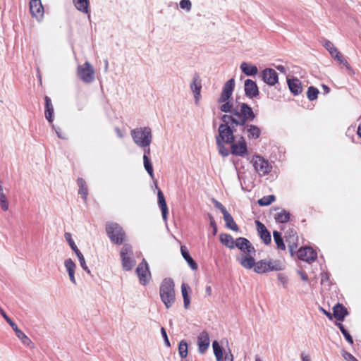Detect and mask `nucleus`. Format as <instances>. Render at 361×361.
Instances as JSON below:
<instances>
[{
	"label": "nucleus",
	"instance_id": "f257e3e1",
	"mask_svg": "<svg viewBox=\"0 0 361 361\" xmlns=\"http://www.w3.org/2000/svg\"><path fill=\"white\" fill-rule=\"evenodd\" d=\"M219 109L226 113L221 117V121H229L231 126H242L256 118L252 109L246 103L240 102L234 106L233 102H227Z\"/></svg>",
	"mask_w": 361,
	"mask_h": 361
},
{
	"label": "nucleus",
	"instance_id": "f03ea898",
	"mask_svg": "<svg viewBox=\"0 0 361 361\" xmlns=\"http://www.w3.org/2000/svg\"><path fill=\"white\" fill-rule=\"evenodd\" d=\"M159 295L161 301L167 309L171 307L176 300L174 283L170 278L164 279L159 288Z\"/></svg>",
	"mask_w": 361,
	"mask_h": 361
},
{
	"label": "nucleus",
	"instance_id": "7ed1b4c3",
	"mask_svg": "<svg viewBox=\"0 0 361 361\" xmlns=\"http://www.w3.org/2000/svg\"><path fill=\"white\" fill-rule=\"evenodd\" d=\"M130 135L133 142L138 147H149L152 140V130L149 127H140L133 129Z\"/></svg>",
	"mask_w": 361,
	"mask_h": 361
},
{
	"label": "nucleus",
	"instance_id": "20e7f679",
	"mask_svg": "<svg viewBox=\"0 0 361 361\" xmlns=\"http://www.w3.org/2000/svg\"><path fill=\"white\" fill-rule=\"evenodd\" d=\"M229 121H222L218 128V135H216V142H224L226 144L233 142L235 140L234 130L229 125Z\"/></svg>",
	"mask_w": 361,
	"mask_h": 361
},
{
	"label": "nucleus",
	"instance_id": "39448f33",
	"mask_svg": "<svg viewBox=\"0 0 361 361\" xmlns=\"http://www.w3.org/2000/svg\"><path fill=\"white\" fill-rule=\"evenodd\" d=\"M120 256L123 269L130 271L136 264L132 246L127 243L124 244L121 250Z\"/></svg>",
	"mask_w": 361,
	"mask_h": 361
},
{
	"label": "nucleus",
	"instance_id": "423d86ee",
	"mask_svg": "<svg viewBox=\"0 0 361 361\" xmlns=\"http://www.w3.org/2000/svg\"><path fill=\"white\" fill-rule=\"evenodd\" d=\"M106 233L112 243L121 245L125 238V232L117 223H109L106 226Z\"/></svg>",
	"mask_w": 361,
	"mask_h": 361
},
{
	"label": "nucleus",
	"instance_id": "0eeeda50",
	"mask_svg": "<svg viewBox=\"0 0 361 361\" xmlns=\"http://www.w3.org/2000/svg\"><path fill=\"white\" fill-rule=\"evenodd\" d=\"M77 75L85 83H90L94 80V70L87 61L78 66Z\"/></svg>",
	"mask_w": 361,
	"mask_h": 361
},
{
	"label": "nucleus",
	"instance_id": "6e6552de",
	"mask_svg": "<svg viewBox=\"0 0 361 361\" xmlns=\"http://www.w3.org/2000/svg\"><path fill=\"white\" fill-rule=\"evenodd\" d=\"M322 44L334 59H335L340 63H343L349 71H352V68L350 64L343 59L341 53L337 49V48L331 41L328 39H324Z\"/></svg>",
	"mask_w": 361,
	"mask_h": 361
},
{
	"label": "nucleus",
	"instance_id": "1a4fd4ad",
	"mask_svg": "<svg viewBox=\"0 0 361 361\" xmlns=\"http://www.w3.org/2000/svg\"><path fill=\"white\" fill-rule=\"evenodd\" d=\"M64 238L68 242V245L73 250V251L75 253L76 256L78 257V259L79 260L80 264L82 267V268L88 274L90 273V270L89 269L88 267L86 264L85 257L82 252L80 251V250L76 246L74 240L72 238V235L70 233H65Z\"/></svg>",
	"mask_w": 361,
	"mask_h": 361
},
{
	"label": "nucleus",
	"instance_id": "9d476101",
	"mask_svg": "<svg viewBox=\"0 0 361 361\" xmlns=\"http://www.w3.org/2000/svg\"><path fill=\"white\" fill-rule=\"evenodd\" d=\"M136 273L139 278L140 283L143 286H146L149 281L151 274L148 264L145 259L138 264L136 269Z\"/></svg>",
	"mask_w": 361,
	"mask_h": 361
},
{
	"label": "nucleus",
	"instance_id": "9b49d317",
	"mask_svg": "<svg viewBox=\"0 0 361 361\" xmlns=\"http://www.w3.org/2000/svg\"><path fill=\"white\" fill-rule=\"evenodd\" d=\"M231 145V153L233 155L245 157L247 154V146L243 137H240L237 141L229 144Z\"/></svg>",
	"mask_w": 361,
	"mask_h": 361
},
{
	"label": "nucleus",
	"instance_id": "f8f14e48",
	"mask_svg": "<svg viewBox=\"0 0 361 361\" xmlns=\"http://www.w3.org/2000/svg\"><path fill=\"white\" fill-rule=\"evenodd\" d=\"M253 166L257 172L260 175H267L271 172L272 166L269 161L260 156L253 157Z\"/></svg>",
	"mask_w": 361,
	"mask_h": 361
},
{
	"label": "nucleus",
	"instance_id": "ddd939ff",
	"mask_svg": "<svg viewBox=\"0 0 361 361\" xmlns=\"http://www.w3.org/2000/svg\"><path fill=\"white\" fill-rule=\"evenodd\" d=\"M256 252L240 253L236 256V261L246 269L254 268L255 264V256Z\"/></svg>",
	"mask_w": 361,
	"mask_h": 361
},
{
	"label": "nucleus",
	"instance_id": "4468645a",
	"mask_svg": "<svg viewBox=\"0 0 361 361\" xmlns=\"http://www.w3.org/2000/svg\"><path fill=\"white\" fill-rule=\"evenodd\" d=\"M235 87V80L233 78L228 80L223 86V90L220 97L218 99L219 103H226L230 102L229 99L232 96Z\"/></svg>",
	"mask_w": 361,
	"mask_h": 361
},
{
	"label": "nucleus",
	"instance_id": "2eb2a0df",
	"mask_svg": "<svg viewBox=\"0 0 361 361\" xmlns=\"http://www.w3.org/2000/svg\"><path fill=\"white\" fill-rule=\"evenodd\" d=\"M212 347L216 361H233V355L230 349H228V352L225 353L224 357L223 350L218 341H214L212 343Z\"/></svg>",
	"mask_w": 361,
	"mask_h": 361
},
{
	"label": "nucleus",
	"instance_id": "dca6fc26",
	"mask_svg": "<svg viewBox=\"0 0 361 361\" xmlns=\"http://www.w3.org/2000/svg\"><path fill=\"white\" fill-rule=\"evenodd\" d=\"M262 80L270 86H274L279 81L278 73L274 69L267 68L261 73Z\"/></svg>",
	"mask_w": 361,
	"mask_h": 361
},
{
	"label": "nucleus",
	"instance_id": "f3484780",
	"mask_svg": "<svg viewBox=\"0 0 361 361\" xmlns=\"http://www.w3.org/2000/svg\"><path fill=\"white\" fill-rule=\"evenodd\" d=\"M298 257L302 261L312 263L316 260L317 254L312 248L310 247H305L298 250Z\"/></svg>",
	"mask_w": 361,
	"mask_h": 361
},
{
	"label": "nucleus",
	"instance_id": "a211bd4d",
	"mask_svg": "<svg viewBox=\"0 0 361 361\" xmlns=\"http://www.w3.org/2000/svg\"><path fill=\"white\" fill-rule=\"evenodd\" d=\"M3 317L16 332L17 337L22 341V343L24 345L29 346L32 343L30 339L21 330L18 329L17 324L13 322L7 314L4 315Z\"/></svg>",
	"mask_w": 361,
	"mask_h": 361
},
{
	"label": "nucleus",
	"instance_id": "6ab92c4d",
	"mask_svg": "<svg viewBox=\"0 0 361 361\" xmlns=\"http://www.w3.org/2000/svg\"><path fill=\"white\" fill-rule=\"evenodd\" d=\"M286 241L288 243V247L291 255H293L296 252L298 243V236L296 231L291 229L286 233Z\"/></svg>",
	"mask_w": 361,
	"mask_h": 361
},
{
	"label": "nucleus",
	"instance_id": "aec40b11",
	"mask_svg": "<svg viewBox=\"0 0 361 361\" xmlns=\"http://www.w3.org/2000/svg\"><path fill=\"white\" fill-rule=\"evenodd\" d=\"M245 94L250 99H253L259 96V89L257 83L251 79H247L244 83Z\"/></svg>",
	"mask_w": 361,
	"mask_h": 361
},
{
	"label": "nucleus",
	"instance_id": "412c9836",
	"mask_svg": "<svg viewBox=\"0 0 361 361\" xmlns=\"http://www.w3.org/2000/svg\"><path fill=\"white\" fill-rule=\"evenodd\" d=\"M210 345L209 334L206 331H202L197 336L198 351L200 354H204Z\"/></svg>",
	"mask_w": 361,
	"mask_h": 361
},
{
	"label": "nucleus",
	"instance_id": "4be33fe9",
	"mask_svg": "<svg viewBox=\"0 0 361 361\" xmlns=\"http://www.w3.org/2000/svg\"><path fill=\"white\" fill-rule=\"evenodd\" d=\"M235 246L240 251V253L256 252V250L252 243L245 238L239 237L235 242Z\"/></svg>",
	"mask_w": 361,
	"mask_h": 361
},
{
	"label": "nucleus",
	"instance_id": "5701e85b",
	"mask_svg": "<svg viewBox=\"0 0 361 361\" xmlns=\"http://www.w3.org/2000/svg\"><path fill=\"white\" fill-rule=\"evenodd\" d=\"M242 131L247 133V136L250 140H256L260 137V128L253 124H248L247 123L242 126Z\"/></svg>",
	"mask_w": 361,
	"mask_h": 361
},
{
	"label": "nucleus",
	"instance_id": "b1692460",
	"mask_svg": "<svg viewBox=\"0 0 361 361\" xmlns=\"http://www.w3.org/2000/svg\"><path fill=\"white\" fill-rule=\"evenodd\" d=\"M190 87L197 102L200 98L202 90V80L198 73H195L193 75Z\"/></svg>",
	"mask_w": 361,
	"mask_h": 361
},
{
	"label": "nucleus",
	"instance_id": "393cba45",
	"mask_svg": "<svg viewBox=\"0 0 361 361\" xmlns=\"http://www.w3.org/2000/svg\"><path fill=\"white\" fill-rule=\"evenodd\" d=\"M30 11L32 16L37 19L42 18L44 15V8L40 0H31Z\"/></svg>",
	"mask_w": 361,
	"mask_h": 361
},
{
	"label": "nucleus",
	"instance_id": "a878e982",
	"mask_svg": "<svg viewBox=\"0 0 361 361\" xmlns=\"http://www.w3.org/2000/svg\"><path fill=\"white\" fill-rule=\"evenodd\" d=\"M257 231L260 235V238L264 244L268 245L271 241V234L266 226L259 221H255Z\"/></svg>",
	"mask_w": 361,
	"mask_h": 361
},
{
	"label": "nucleus",
	"instance_id": "bb28decb",
	"mask_svg": "<svg viewBox=\"0 0 361 361\" xmlns=\"http://www.w3.org/2000/svg\"><path fill=\"white\" fill-rule=\"evenodd\" d=\"M287 84L290 91L294 95H298L302 92V82L299 79L295 78L288 79Z\"/></svg>",
	"mask_w": 361,
	"mask_h": 361
},
{
	"label": "nucleus",
	"instance_id": "cd10ccee",
	"mask_svg": "<svg viewBox=\"0 0 361 361\" xmlns=\"http://www.w3.org/2000/svg\"><path fill=\"white\" fill-rule=\"evenodd\" d=\"M334 317L338 321H343L348 314L347 309L340 303H337L333 308Z\"/></svg>",
	"mask_w": 361,
	"mask_h": 361
},
{
	"label": "nucleus",
	"instance_id": "c85d7f7f",
	"mask_svg": "<svg viewBox=\"0 0 361 361\" xmlns=\"http://www.w3.org/2000/svg\"><path fill=\"white\" fill-rule=\"evenodd\" d=\"M157 197H158V204L161 210V214H162L163 219L166 222L167 214H168V207L166 205V202L165 200L164 193L159 189L158 190Z\"/></svg>",
	"mask_w": 361,
	"mask_h": 361
},
{
	"label": "nucleus",
	"instance_id": "c756f323",
	"mask_svg": "<svg viewBox=\"0 0 361 361\" xmlns=\"http://www.w3.org/2000/svg\"><path fill=\"white\" fill-rule=\"evenodd\" d=\"M64 266L66 269L68 274L70 281L73 283L76 284V280L75 278V271L76 268V264L71 259H66L64 262Z\"/></svg>",
	"mask_w": 361,
	"mask_h": 361
},
{
	"label": "nucleus",
	"instance_id": "7c9ffc66",
	"mask_svg": "<svg viewBox=\"0 0 361 361\" xmlns=\"http://www.w3.org/2000/svg\"><path fill=\"white\" fill-rule=\"evenodd\" d=\"M240 68L242 72L247 76H255L258 73L256 66L246 62H243Z\"/></svg>",
	"mask_w": 361,
	"mask_h": 361
},
{
	"label": "nucleus",
	"instance_id": "2f4dec72",
	"mask_svg": "<svg viewBox=\"0 0 361 361\" xmlns=\"http://www.w3.org/2000/svg\"><path fill=\"white\" fill-rule=\"evenodd\" d=\"M45 118L50 123H53L54 107L51 99L48 96H45Z\"/></svg>",
	"mask_w": 361,
	"mask_h": 361
},
{
	"label": "nucleus",
	"instance_id": "473e14b6",
	"mask_svg": "<svg viewBox=\"0 0 361 361\" xmlns=\"http://www.w3.org/2000/svg\"><path fill=\"white\" fill-rule=\"evenodd\" d=\"M180 252L184 259L188 262V265L192 270H196L197 269V264L195 262V260L191 257L189 254L188 250H187L185 246L182 245L180 247Z\"/></svg>",
	"mask_w": 361,
	"mask_h": 361
},
{
	"label": "nucleus",
	"instance_id": "72a5a7b5",
	"mask_svg": "<svg viewBox=\"0 0 361 361\" xmlns=\"http://www.w3.org/2000/svg\"><path fill=\"white\" fill-rule=\"evenodd\" d=\"M219 240L222 244L227 247L232 249L235 247V242L233 237L227 233H221L219 236Z\"/></svg>",
	"mask_w": 361,
	"mask_h": 361
},
{
	"label": "nucleus",
	"instance_id": "f704fd0d",
	"mask_svg": "<svg viewBox=\"0 0 361 361\" xmlns=\"http://www.w3.org/2000/svg\"><path fill=\"white\" fill-rule=\"evenodd\" d=\"M268 263L267 259H261L255 262L253 270L257 274H264L268 272Z\"/></svg>",
	"mask_w": 361,
	"mask_h": 361
},
{
	"label": "nucleus",
	"instance_id": "c9c22d12",
	"mask_svg": "<svg viewBox=\"0 0 361 361\" xmlns=\"http://www.w3.org/2000/svg\"><path fill=\"white\" fill-rule=\"evenodd\" d=\"M290 214L286 209H282L274 215V219L277 223H286L289 221Z\"/></svg>",
	"mask_w": 361,
	"mask_h": 361
},
{
	"label": "nucleus",
	"instance_id": "e433bc0d",
	"mask_svg": "<svg viewBox=\"0 0 361 361\" xmlns=\"http://www.w3.org/2000/svg\"><path fill=\"white\" fill-rule=\"evenodd\" d=\"M73 4L75 6V8L84 13H89V1L88 0H73Z\"/></svg>",
	"mask_w": 361,
	"mask_h": 361
},
{
	"label": "nucleus",
	"instance_id": "4c0bfd02",
	"mask_svg": "<svg viewBox=\"0 0 361 361\" xmlns=\"http://www.w3.org/2000/svg\"><path fill=\"white\" fill-rule=\"evenodd\" d=\"M190 290V286L183 283L181 285V293L183 298L184 307L188 309L190 302V299L188 294V290Z\"/></svg>",
	"mask_w": 361,
	"mask_h": 361
},
{
	"label": "nucleus",
	"instance_id": "58836bf2",
	"mask_svg": "<svg viewBox=\"0 0 361 361\" xmlns=\"http://www.w3.org/2000/svg\"><path fill=\"white\" fill-rule=\"evenodd\" d=\"M78 185L79 186L78 193L82 195L84 201H86L88 195V190L85 180L82 178H78Z\"/></svg>",
	"mask_w": 361,
	"mask_h": 361
},
{
	"label": "nucleus",
	"instance_id": "ea45409f",
	"mask_svg": "<svg viewBox=\"0 0 361 361\" xmlns=\"http://www.w3.org/2000/svg\"><path fill=\"white\" fill-rule=\"evenodd\" d=\"M267 263H268V272L284 269V265L279 260H267Z\"/></svg>",
	"mask_w": 361,
	"mask_h": 361
},
{
	"label": "nucleus",
	"instance_id": "a19ab883",
	"mask_svg": "<svg viewBox=\"0 0 361 361\" xmlns=\"http://www.w3.org/2000/svg\"><path fill=\"white\" fill-rule=\"evenodd\" d=\"M223 216L227 228L234 231H238V226L234 221L233 216L228 212L224 214Z\"/></svg>",
	"mask_w": 361,
	"mask_h": 361
},
{
	"label": "nucleus",
	"instance_id": "79ce46f5",
	"mask_svg": "<svg viewBox=\"0 0 361 361\" xmlns=\"http://www.w3.org/2000/svg\"><path fill=\"white\" fill-rule=\"evenodd\" d=\"M273 237L274 242L276 244L277 248L281 250H286V245L283 242V239L281 236V234L279 231H274Z\"/></svg>",
	"mask_w": 361,
	"mask_h": 361
},
{
	"label": "nucleus",
	"instance_id": "37998d69",
	"mask_svg": "<svg viewBox=\"0 0 361 361\" xmlns=\"http://www.w3.org/2000/svg\"><path fill=\"white\" fill-rule=\"evenodd\" d=\"M178 353L181 358H185L188 355V343L185 340L180 341L178 344Z\"/></svg>",
	"mask_w": 361,
	"mask_h": 361
},
{
	"label": "nucleus",
	"instance_id": "c03bdc74",
	"mask_svg": "<svg viewBox=\"0 0 361 361\" xmlns=\"http://www.w3.org/2000/svg\"><path fill=\"white\" fill-rule=\"evenodd\" d=\"M143 162H144L145 169L148 173L149 176L153 178H154V170H153L152 164L151 162L149 157H145L143 159Z\"/></svg>",
	"mask_w": 361,
	"mask_h": 361
},
{
	"label": "nucleus",
	"instance_id": "a18cd8bd",
	"mask_svg": "<svg viewBox=\"0 0 361 361\" xmlns=\"http://www.w3.org/2000/svg\"><path fill=\"white\" fill-rule=\"evenodd\" d=\"M275 199L276 197L273 195L264 196L262 198L258 200V204L260 206H268L271 204L275 200Z\"/></svg>",
	"mask_w": 361,
	"mask_h": 361
},
{
	"label": "nucleus",
	"instance_id": "49530a36",
	"mask_svg": "<svg viewBox=\"0 0 361 361\" xmlns=\"http://www.w3.org/2000/svg\"><path fill=\"white\" fill-rule=\"evenodd\" d=\"M216 147L219 151V153L223 156V157H227L229 154V150L228 148L225 147V144H226L224 142H216Z\"/></svg>",
	"mask_w": 361,
	"mask_h": 361
},
{
	"label": "nucleus",
	"instance_id": "de8ad7c7",
	"mask_svg": "<svg viewBox=\"0 0 361 361\" xmlns=\"http://www.w3.org/2000/svg\"><path fill=\"white\" fill-rule=\"evenodd\" d=\"M319 90L317 88L310 86L308 87L307 95L310 101H314L317 98Z\"/></svg>",
	"mask_w": 361,
	"mask_h": 361
},
{
	"label": "nucleus",
	"instance_id": "09e8293b",
	"mask_svg": "<svg viewBox=\"0 0 361 361\" xmlns=\"http://www.w3.org/2000/svg\"><path fill=\"white\" fill-rule=\"evenodd\" d=\"M338 326L341 331L342 334L345 337V340L350 344L353 343V340L350 334L348 333V331L344 328L343 325L341 323H338Z\"/></svg>",
	"mask_w": 361,
	"mask_h": 361
},
{
	"label": "nucleus",
	"instance_id": "8fccbe9b",
	"mask_svg": "<svg viewBox=\"0 0 361 361\" xmlns=\"http://www.w3.org/2000/svg\"><path fill=\"white\" fill-rule=\"evenodd\" d=\"M179 5L182 9H184L188 12L192 8V3L190 0H181Z\"/></svg>",
	"mask_w": 361,
	"mask_h": 361
},
{
	"label": "nucleus",
	"instance_id": "3c124183",
	"mask_svg": "<svg viewBox=\"0 0 361 361\" xmlns=\"http://www.w3.org/2000/svg\"><path fill=\"white\" fill-rule=\"evenodd\" d=\"M342 356L346 361H358L355 356L344 350H342Z\"/></svg>",
	"mask_w": 361,
	"mask_h": 361
},
{
	"label": "nucleus",
	"instance_id": "603ef678",
	"mask_svg": "<svg viewBox=\"0 0 361 361\" xmlns=\"http://www.w3.org/2000/svg\"><path fill=\"white\" fill-rule=\"evenodd\" d=\"M212 202L214 203L215 207L219 209L221 211V212L222 213L223 215H224V214L228 212L226 209L225 208V207L221 202L217 201L216 200L213 199Z\"/></svg>",
	"mask_w": 361,
	"mask_h": 361
},
{
	"label": "nucleus",
	"instance_id": "864d4df0",
	"mask_svg": "<svg viewBox=\"0 0 361 361\" xmlns=\"http://www.w3.org/2000/svg\"><path fill=\"white\" fill-rule=\"evenodd\" d=\"M161 336H162V337L164 338L165 345L167 347H170L171 346V343H170V341L169 340L166 331V330H165V329L164 327L161 328Z\"/></svg>",
	"mask_w": 361,
	"mask_h": 361
},
{
	"label": "nucleus",
	"instance_id": "5fc2aeb1",
	"mask_svg": "<svg viewBox=\"0 0 361 361\" xmlns=\"http://www.w3.org/2000/svg\"><path fill=\"white\" fill-rule=\"evenodd\" d=\"M209 219H210V225H211V226L212 228V230H213V231H212L213 235H216V233H217L216 224L215 221H214V218L212 216H210Z\"/></svg>",
	"mask_w": 361,
	"mask_h": 361
},
{
	"label": "nucleus",
	"instance_id": "6e6d98bb",
	"mask_svg": "<svg viewBox=\"0 0 361 361\" xmlns=\"http://www.w3.org/2000/svg\"><path fill=\"white\" fill-rule=\"evenodd\" d=\"M278 280L283 285L288 281L287 277L283 274H278Z\"/></svg>",
	"mask_w": 361,
	"mask_h": 361
},
{
	"label": "nucleus",
	"instance_id": "4d7b16f0",
	"mask_svg": "<svg viewBox=\"0 0 361 361\" xmlns=\"http://www.w3.org/2000/svg\"><path fill=\"white\" fill-rule=\"evenodd\" d=\"M1 208L4 211H7L8 209V200H3L0 202Z\"/></svg>",
	"mask_w": 361,
	"mask_h": 361
},
{
	"label": "nucleus",
	"instance_id": "13d9d810",
	"mask_svg": "<svg viewBox=\"0 0 361 361\" xmlns=\"http://www.w3.org/2000/svg\"><path fill=\"white\" fill-rule=\"evenodd\" d=\"M275 68H276V69H277L281 73L286 74L287 68L286 66H284L283 65H276Z\"/></svg>",
	"mask_w": 361,
	"mask_h": 361
},
{
	"label": "nucleus",
	"instance_id": "bf43d9fd",
	"mask_svg": "<svg viewBox=\"0 0 361 361\" xmlns=\"http://www.w3.org/2000/svg\"><path fill=\"white\" fill-rule=\"evenodd\" d=\"M53 129L55 130L57 136L61 139H65V136H63L61 133V129L59 128H56L54 125H52Z\"/></svg>",
	"mask_w": 361,
	"mask_h": 361
},
{
	"label": "nucleus",
	"instance_id": "052dcab7",
	"mask_svg": "<svg viewBox=\"0 0 361 361\" xmlns=\"http://www.w3.org/2000/svg\"><path fill=\"white\" fill-rule=\"evenodd\" d=\"M144 149V154H143V159L146 157H149V155L150 154V148L149 147H142Z\"/></svg>",
	"mask_w": 361,
	"mask_h": 361
},
{
	"label": "nucleus",
	"instance_id": "680f3d73",
	"mask_svg": "<svg viewBox=\"0 0 361 361\" xmlns=\"http://www.w3.org/2000/svg\"><path fill=\"white\" fill-rule=\"evenodd\" d=\"M320 310L326 316L329 317V319H332V314L326 311V310H324L323 307H320Z\"/></svg>",
	"mask_w": 361,
	"mask_h": 361
},
{
	"label": "nucleus",
	"instance_id": "e2e57ef3",
	"mask_svg": "<svg viewBox=\"0 0 361 361\" xmlns=\"http://www.w3.org/2000/svg\"><path fill=\"white\" fill-rule=\"evenodd\" d=\"M115 131H116L117 135L118 136V137L122 138L123 137V133L118 128H116Z\"/></svg>",
	"mask_w": 361,
	"mask_h": 361
},
{
	"label": "nucleus",
	"instance_id": "0e129e2a",
	"mask_svg": "<svg viewBox=\"0 0 361 361\" xmlns=\"http://www.w3.org/2000/svg\"><path fill=\"white\" fill-rule=\"evenodd\" d=\"M205 291L207 295H212V288L210 286H206Z\"/></svg>",
	"mask_w": 361,
	"mask_h": 361
},
{
	"label": "nucleus",
	"instance_id": "69168bd1",
	"mask_svg": "<svg viewBox=\"0 0 361 361\" xmlns=\"http://www.w3.org/2000/svg\"><path fill=\"white\" fill-rule=\"evenodd\" d=\"M302 361H310L309 357L307 355H304L302 353L301 355Z\"/></svg>",
	"mask_w": 361,
	"mask_h": 361
},
{
	"label": "nucleus",
	"instance_id": "338daca9",
	"mask_svg": "<svg viewBox=\"0 0 361 361\" xmlns=\"http://www.w3.org/2000/svg\"><path fill=\"white\" fill-rule=\"evenodd\" d=\"M3 200H7V198L4 192H0V202Z\"/></svg>",
	"mask_w": 361,
	"mask_h": 361
},
{
	"label": "nucleus",
	"instance_id": "774afa93",
	"mask_svg": "<svg viewBox=\"0 0 361 361\" xmlns=\"http://www.w3.org/2000/svg\"><path fill=\"white\" fill-rule=\"evenodd\" d=\"M357 135L360 137H361V123L359 125L357 128Z\"/></svg>",
	"mask_w": 361,
	"mask_h": 361
}]
</instances>
